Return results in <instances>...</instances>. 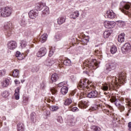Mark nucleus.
I'll list each match as a JSON object with an SVG mask.
<instances>
[{
  "label": "nucleus",
  "mask_w": 131,
  "mask_h": 131,
  "mask_svg": "<svg viewBox=\"0 0 131 131\" xmlns=\"http://www.w3.org/2000/svg\"><path fill=\"white\" fill-rule=\"evenodd\" d=\"M84 65L86 67H88L90 70H95L99 67V63H98L96 59H92V61H86L84 63Z\"/></svg>",
  "instance_id": "1"
},
{
  "label": "nucleus",
  "mask_w": 131,
  "mask_h": 131,
  "mask_svg": "<svg viewBox=\"0 0 131 131\" xmlns=\"http://www.w3.org/2000/svg\"><path fill=\"white\" fill-rule=\"evenodd\" d=\"M13 10L10 7H4L0 9V17H10L12 15Z\"/></svg>",
  "instance_id": "2"
},
{
  "label": "nucleus",
  "mask_w": 131,
  "mask_h": 131,
  "mask_svg": "<svg viewBox=\"0 0 131 131\" xmlns=\"http://www.w3.org/2000/svg\"><path fill=\"white\" fill-rule=\"evenodd\" d=\"M110 100L112 103H114L115 105L116 106V107L118 108L121 112L124 111V106L120 104L121 103V101L119 99H116V97L115 96H112Z\"/></svg>",
  "instance_id": "3"
},
{
  "label": "nucleus",
  "mask_w": 131,
  "mask_h": 131,
  "mask_svg": "<svg viewBox=\"0 0 131 131\" xmlns=\"http://www.w3.org/2000/svg\"><path fill=\"white\" fill-rule=\"evenodd\" d=\"M5 35L8 37H10L13 34V28L12 27V24L7 23L4 26Z\"/></svg>",
  "instance_id": "4"
},
{
  "label": "nucleus",
  "mask_w": 131,
  "mask_h": 131,
  "mask_svg": "<svg viewBox=\"0 0 131 131\" xmlns=\"http://www.w3.org/2000/svg\"><path fill=\"white\" fill-rule=\"evenodd\" d=\"M121 12L124 13L125 15L131 16V8L130 5L129 4H126L123 6L122 8H120Z\"/></svg>",
  "instance_id": "5"
},
{
  "label": "nucleus",
  "mask_w": 131,
  "mask_h": 131,
  "mask_svg": "<svg viewBox=\"0 0 131 131\" xmlns=\"http://www.w3.org/2000/svg\"><path fill=\"white\" fill-rule=\"evenodd\" d=\"M90 84V82L86 79H83L80 80L78 86L80 88L81 90H83L88 88V85Z\"/></svg>",
  "instance_id": "6"
},
{
  "label": "nucleus",
  "mask_w": 131,
  "mask_h": 131,
  "mask_svg": "<svg viewBox=\"0 0 131 131\" xmlns=\"http://www.w3.org/2000/svg\"><path fill=\"white\" fill-rule=\"evenodd\" d=\"M38 16V11L36 9L31 10L29 12V17L30 19H35Z\"/></svg>",
  "instance_id": "7"
},
{
  "label": "nucleus",
  "mask_w": 131,
  "mask_h": 131,
  "mask_svg": "<svg viewBox=\"0 0 131 131\" xmlns=\"http://www.w3.org/2000/svg\"><path fill=\"white\" fill-rule=\"evenodd\" d=\"M87 98L94 99L95 98H99V94L97 91H92L87 94Z\"/></svg>",
  "instance_id": "8"
},
{
  "label": "nucleus",
  "mask_w": 131,
  "mask_h": 131,
  "mask_svg": "<svg viewBox=\"0 0 131 131\" xmlns=\"http://www.w3.org/2000/svg\"><path fill=\"white\" fill-rule=\"evenodd\" d=\"M46 54H47V48L45 47H42L39 49L38 52L36 54L37 57H43V56H46Z\"/></svg>",
  "instance_id": "9"
},
{
  "label": "nucleus",
  "mask_w": 131,
  "mask_h": 131,
  "mask_svg": "<svg viewBox=\"0 0 131 131\" xmlns=\"http://www.w3.org/2000/svg\"><path fill=\"white\" fill-rule=\"evenodd\" d=\"M105 16L107 18H108V19H114V18L116 17V14L113 12V10H109L107 11Z\"/></svg>",
  "instance_id": "10"
},
{
  "label": "nucleus",
  "mask_w": 131,
  "mask_h": 131,
  "mask_svg": "<svg viewBox=\"0 0 131 131\" xmlns=\"http://www.w3.org/2000/svg\"><path fill=\"white\" fill-rule=\"evenodd\" d=\"M116 68V64L114 62L106 64V70L107 72L112 71Z\"/></svg>",
  "instance_id": "11"
},
{
  "label": "nucleus",
  "mask_w": 131,
  "mask_h": 131,
  "mask_svg": "<svg viewBox=\"0 0 131 131\" xmlns=\"http://www.w3.org/2000/svg\"><path fill=\"white\" fill-rule=\"evenodd\" d=\"M131 47L130 44L129 43H125L124 46L121 48V51L123 54H125V53H126L128 51H129L130 50Z\"/></svg>",
  "instance_id": "12"
},
{
  "label": "nucleus",
  "mask_w": 131,
  "mask_h": 131,
  "mask_svg": "<svg viewBox=\"0 0 131 131\" xmlns=\"http://www.w3.org/2000/svg\"><path fill=\"white\" fill-rule=\"evenodd\" d=\"M8 48L9 50H15L17 48V42L15 41H10L8 43Z\"/></svg>",
  "instance_id": "13"
},
{
  "label": "nucleus",
  "mask_w": 131,
  "mask_h": 131,
  "mask_svg": "<svg viewBox=\"0 0 131 131\" xmlns=\"http://www.w3.org/2000/svg\"><path fill=\"white\" fill-rule=\"evenodd\" d=\"M88 102L84 101V100H81L79 103H78V107L81 108V109H83L84 108H86L88 107Z\"/></svg>",
  "instance_id": "14"
},
{
  "label": "nucleus",
  "mask_w": 131,
  "mask_h": 131,
  "mask_svg": "<svg viewBox=\"0 0 131 131\" xmlns=\"http://www.w3.org/2000/svg\"><path fill=\"white\" fill-rule=\"evenodd\" d=\"M46 7V4L43 3H37L35 6V10L37 11H41Z\"/></svg>",
  "instance_id": "15"
},
{
  "label": "nucleus",
  "mask_w": 131,
  "mask_h": 131,
  "mask_svg": "<svg viewBox=\"0 0 131 131\" xmlns=\"http://www.w3.org/2000/svg\"><path fill=\"white\" fill-rule=\"evenodd\" d=\"M14 96L15 100L20 99V87H18L15 89Z\"/></svg>",
  "instance_id": "16"
},
{
  "label": "nucleus",
  "mask_w": 131,
  "mask_h": 131,
  "mask_svg": "<svg viewBox=\"0 0 131 131\" xmlns=\"http://www.w3.org/2000/svg\"><path fill=\"white\" fill-rule=\"evenodd\" d=\"M54 63H55V61L53 58H47L45 61V65H47V66H52Z\"/></svg>",
  "instance_id": "17"
},
{
  "label": "nucleus",
  "mask_w": 131,
  "mask_h": 131,
  "mask_svg": "<svg viewBox=\"0 0 131 131\" xmlns=\"http://www.w3.org/2000/svg\"><path fill=\"white\" fill-rule=\"evenodd\" d=\"M118 80H125V77L126 76L125 75V73L123 72H120L118 75Z\"/></svg>",
  "instance_id": "18"
},
{
  "label": "nucleus",
  "mask_w": 131,
  "mask_h": 131,
  "mask_svg": "<svg viewBox=\"0 0 131 131\" xmlns=\"http://www.w3.org/2000/svg\"><path fill=\"white\" fill-rule=\"evenodd\" d=\"M125 35V34H124V33H122L118 35V40L119 42H121V43L124 42Z\"/></svg>",
  "instance_id": "19"
},
{
  "label": "nucleus",
  "mask_w": 131,
  "mask_h": 131,
  "mask_svg": "<svg viewBox=\"0 0 131 131\" xmlns=\"http://www.w3.org/2000/svg\"><path fill=\"white\" fill-rule=\"evenodd\" d=\"M17 131H25V126L23 123H18L17 125Z\"/></svg>",
  "instance_id": "20"
},
{
  "label": "nucleus",
  "mask_w": 131,
  "mask_h": 131,
  "mask_svg": "<svg viewBox=\"0 0 131 131\" xmlns=\"http://www.w3.org/2000/svg\"><path fill=\"white\" fill-rule=\"evenodd\" d=\"M101 89L103 91H109L111 89V85L109 83H105L102 84Z\"/></svg>",
  "instance_id": "21"
},
{
  "label": "nucleus",
  "mask_w": 131,
  "mask_h": 131,
  "mask_svg": "<svg viewBox=\"0 0 131 131\" xmlns=\"http://www.w3.org/2000/svg\"><path fill=\"white\" fill-rule=\"evenodd\" d=\"M49 14H50V10L49 9V7L45 6L43 10L42 11V16L45 17L46 15H49Z\"/></svg>",
  "instance_id": "22"
},
{
  "label": "nucleus",
  "mask_w": 131,
  "mask_h": 131,
  "mask_svg": "<svg viewBox=\"0 0 131 131\" xmlns=\"http://www.w3.org/2000/svg\"><path fill=\"white\" fill-rule=\"evenodd\" d=\"M47 39H48V34H43L40 37V41L43 43V42H46L47 41Z\"/></svg>",
  "instance_id": "23"
},
{
  "label": "nucleus",
  "mask_w": 131,
  "mask_h": 131,
  "mask_svg": "<svg viewBox=\"0 0 131 131\" xmlns=\"http://www.w3.org/2000/svg\"><path fill=\"white\" fill-rule=\"evenodd\" d=\"M19 24L23 27H25V26L27 25V21H26V18H25V17H23L19 21Z\"/></svg>",
  "instance_id": "24"
},
{
  "label": "nucleus",
  "mask_w": 131,
  "mask_h": 131,
  "mask_svg": "<svg viewBox=\"0 0 131 131\" xmlns=\"http://www.w3.org/2000/svg\"><path fill=\"white\" fill-rule=\"evenodd\" d=\"M58 79H59V76H58V74L55 73L51 76L52 82H56Z\"/></svg>",
  "instance_id": "25"
},
{
  "label": "nucleus",
  "mask_w": 131,
  "mask_h": 131,
  "mask_svg": "<svg viewBox=\"0 0 131 131\" xmlns=\"http://www.w3.org/2000/svg\"><path fill=\"white\" fill-rule=\"evenodd\" d=\"M66 20V17H60L57 19V23L59 25H61L63 23H65Z\"/></svg>",
  "instance_id": "26"
},
{
  "label": "nucleus",
  "mask_w": 131,
  "mask_h": 131,
  "mask_svg": "<svg viewBox=\"0 0 131 131\" xmlns=\"http://www.w3.org/2000/svg\"><path fill=\"white\" fill-rule=\"evenodd\" d=\"M112 33V30L105 31L103 33V36L104 38H108V37L111 35Z\"/></svg>",
  "instance_id": "27"
},
{
  "label": "nucleus",
  "mask_w": 131,
  "mask_h": 131,
  "mask_svg": "<svg viewBox=\"0 0 131 131\" xmlns=\"http://www.w3.org/2000/svg\"><path fill=\"white\" fill-rule=\"evenodd\" d=\"M62 95H66L67 93H68V87L66 86H63L60 90Z\"/></svg>",
  "instance_id": "28"
},
{
  "label": "nucleus",
  "mask_w": 131,
  "mask_h": 131,
  "mask_svg": "<svg viewBox=\"0 0 131 131\" xmlns=\"http://www.w3.org/2000/svg\"><path fill=\"white\" fill-rule=\"evenodd\" d=\"M15 56L17 58L18 60H23L24 56L21 54V52L17 51L15 54Z\"/></svg>",
  "instance_id": "29"
},
{
  "label": "nucleus",
  "mask_w": 131,
  "mask_h": 131,
  "mask_svg": "<svg viewBox=\"0 0 131 131\" xmlns=\"http://www.w3.org/2000/svg\"><path fill=\"white\" fill-rule=\"evenodd\" d=\"M50 110L53 112H55V111H58V110H59V106L57 105H52L50 106Z\"/></svg>",
  "instance_id": "30"
},
{
  "label": "nucleus",
  "mask_w": 131,
  "mask_h": 131,
  "mask_svg": "<svg viewBox=\"0 0 131 131\" xmlns=\"http://www.w3.org/2000/svg\"><path fill=\"white\" fill-rule=\"evenodd\" d=\"M54 37L55 39H57V40H61V39L62 38V34L60 32H57L56 33Z\"/></svg>",
  "instance_id": "31"
},
{
  "label": "nucleus",
  "mask_w": 131,
  "mask_h": 131,
  "mask_svg": "<svg viewBox=\"0 0 131 131\" xmlns=\"http://www.w3.org/2000/svg\"><path fill=\"white\" fill-rule=\"evenodd\" d=\"M79 16V11H76L73 14L71 15L72 18L73 19H76L77 17Z\"/></svg>",
  "instance_id": "32"
},
{
  "label": "nucleus",
  "mask_w": 131,
  "mask_h": 131,
  "mask_svg": "<svg viewBox=\"0 0 131 131\" xmlns=\"http://www.w3.org/2000/svg\"><path fill=\"white\" fill-rule=\"evenodd\" d=\"M63 63L66 66H70L71 65V60L67 58L63 60Z\"/></svg>",
  "instance_id": "33"
},
{
  "label": "nucleus",
  "mask_w": 131,
  "mask_h": 131,
  "mask_svg": "<svg viewBox=\"0 0 131 131\" xmlns=\"http://www.w3.org/2000/svg\"><path fill=\"white\" fill-rule=\"evenodd\" d=\"M9 84H10V80L9 79H6L3 82V86L4 88H7Z\"/></svg>",
  "instance_id": "34"
},
{
  "label": "nucleus",
  "mask_w": 131,
  "mask_h": 131,
  "mask_svg": "<svg viewBox=\"0 0 131 131\" xmlns=\"http://www.w3.org/2000/svg\"><path fill=\"white\" fill-rule=\"evenodd\" d=\"M117 52V48L116 46H113L111 48V54H114Z\"/></svg>",
  "instance_id": "35"
},
{
  "label": "nucleus",
  "mask_w": 131,
  "mask_h": 131,
  "mask_svg": "<svg viewBox=\"0 0 131 131\" xmlns=\"http://www.w3.org/2000/svg\"><path fill=\"white\" fill-rule=\"evenodd\" d=\"M99 100L98 101L97 100L95 101L96 104L92 107L93 110H97V109H98V108L100 107V104H99Z\"/></svg>",
  "instance_id": "36"
},
{
  "label": "nucleus",
  "mask_w": 131,
  "mask_h": 131,
  "mask_svg": "<svg viewBox=\"0 0 131 131\" xmlns=\"http://www.w3.org/2000/svg\"><path fill=\"white\" fill-rule=\"evenodd\" d=\"M27 46V42L25 40H22L20 42V46L19 47L20 49H23Z\"/></svg>",
  "instance_id": "37"
},
{
  "label": "nucleus",
  "mask_w": 131,
  "mask_h": 131,
  "mask_svg": "<svg viewBox=\"0 0 131 131\" xmlns=\"http://www.w3.org/2000/svg\"><path fill=\"white\" fill-rule=\"evenodd\" d=\"M92 130L94 131H101V128L97 126H92L91 127Z\"/></svg>",
  "instance_id": "38"
},
{
  "label": "nucleus",
  "mask_w": 131,
  "mask_h": 131,
  "mask_svg": "<svg viewBox=\"0 0 131 131\" xmlns=\"http://www.w3.org/2000/svg\"><path fill=\"white\" fill-rule=\"evenodd\" d=\"M116 25V23H115V21H109L108 23V29L110 28H114V26H115V25Z\"/></svg>",
  "instance_id": "39"
},
{
  "label": "nucleus",
  "mask_w": 131,
  "mask_h": 131,
  "mask_svg": "<svg viewBox=\"0 0 131 131\" xmlns=\"http://www.w3.org/2000/svg\"><path fill=\"white\" fill-rule=\"evenodd\" d=\"M71 103H72V100H71V98H69L66 100L64 105L66 106H69Z\"/></svg>",
  "instance_id": "40"
},
{
  "label": "nucleus",
  "mask_w": 131,
  "mask_h": 131,
  "mask_svg": "<svg viewBox=\"0 0 131 131\" xmlns=\"http://www.w3.org/2000/svg\"><path fill=\"white\" fill-rule=\"evenodd\" d=\"M12 75L14 77H17V76H19V70H15L14 71L12 72Z\"/></svg>",
  "instance_id": "41"
},
{
  "label": "nucleus",
  "mask_w": 131,
  "mask_h": 131,
  "mask_svg": "<svg viewBox=\"0 0 131 131\" xmlns=\"http://www.w3.org/2000/svg\"><path fill=\"white\" fill-rule=\"evenodd\" d=\"M10 94L9 93V91H5L2 93V96L3 98H8L9 97Z\"/></svg>",
  "instance_id": "42"
},
{
  "label": "nucleus",
  "mask_w": 131,
  "mask_h": 131,
  "mask_svg": "<svg viewBox=\"0 0 131 131\" xmlns=\"http://www.w3.org/2000/svg\"><path fill=\"white\" fill-rule=\"evenodd\" d=\"M56 120L58 123H63V118H62V116H57Z\"/></svg>",
  "instance_id": "43"
},
{
  "label": "nucleus",
  "mask_w": 131,
  "mask_h": 131,
  "mask_svg": "<svg viewBox=\"0 0 131 131\" xmlns=\"http://www.w3.org/2000/svg\"><path fill=\"white\" fill-rule=\"evenodd\" d=\"M6 70H0V77L5 76L6 75Z\"/></svg>",
  "instance_id": "44"
},
{
  "label": "nucleus",
  "mask_w": 131,
  "mask_h": 131,
  "mask_svg": "<svg viewBox=\"0 0 131 131\" xmlns=\"http://www.w3.org/2000/svg\"><path fill=\"white\" fill-rule=\"evenodd\" d=\"M50 91L52 94V95H56V94H57V90H56V89H55V88H52L50 89Z\"/></svg>",
  "instance_id": "45"
},
{
  "label": "nucleus",
  "mask_w": 131,
  "mask_h": 131,
  "mask_svg": "<svg viewBox=\"0 0 131 131\" xmlns=\"http://www.w3.org/2000/svg\"><path fill=\"white\" fill-rule=\"evenodd\" d=\"M47 86V82L46 81L43 80L42 81V83H41V86L42 89L43 90L45 89V86Z\"/></svg>",
  "instance_id": "46"
},
{
  "label": "nucleus",
  "mask_w": 131,
  "mask_h": 131,
  "mask_svg": "<svg viewBox=\"0 0 131 131\" xmlns=\"http://www.w3.org/2000/svg\"><path fill=\"white\" fill-rule=\"evenodd\" d=\"M119 25L121 27H123V26H125V23L122 20H120L119 21Z\"/></svg>",
  "instance_id": "47"
},
{
  "label": "nucleus",
  "mask_w": 131,
  "mask_h": 131,
  "mask_svg": "<svg viewBox=\"0 0 131 131\" xmlns=\"http://www.w3.org/2000/svg\"><path fill=\"white\" fill-rule=\"evenodd\" d=\"M23 103L24 105H27L28 104V98H25L23 99Z\"/></svg>",
  "instance_id": "48"
},
{
  "label": "nucleus",
  "mask_w": 131,
  "mask_h": 131,
  "mask_svg": "<svg viewBox=\"0 0 131 131\" xmlns=\"http://www.w3.org/2000/svg\"><path fill=\"white\" fill-rule=\"evenodd\" d=\"M104 26L105 28L108 29V26H109V21H105L104 22Z\"/></svg>",
  "instance_id": "49"
},
{
  "label": "nucleus",
  "mask_w": 131,
  "mask_h": 131,
  "mask_svg": "<svg viewBox=\"0 0 131 131\" xmlns=\"http://www.w3.org/2000/svg\"><path fill=\"white\" fill-rule=\"evenodd\" d=\"M83 73H85L87 75H89V76H90V74H91V73H92L91 71H90L89 70H86L85 71H83Z\"/></svg>",
  "instance_id": "50"
},
{
  "label": "nucleus",
  "mask_w": 131,
  "mask_h": 131,
  "mask_svg": "<svg viewBox=\"0 0 131 131\" xmlns=\"http://www.w3.org/2000/svg\"><path fill=\"white\" fill-rule=\"evenodd\" d=\"M65 84H66V82H61L58 84V86L61 88V86H63Z\"/></svg>",
  "instance_id": "51"
},
{
  "label": "nucleus",
  "mask_w": 131,
  "mask_h": 131,
  "mask_svg": "<svg viewBox=\"0 0 131 131\" xmlns=\"http://www.w3.org/2000/svg\"><path fill=\"white\" fill-rule=\"evenodd\" d=\"M110 77L111 79H112V81H113V82H115L117 81V80L116 79V77L111 76Z\"/></svg>",
  "instance_id": "52"
},
{
  "label": "nucleus",
  "mask_w": 131,
  "mask_h": 131,
  "mask_svg": "<svg viewBox=\"0 0 131 131\" xmlns=\"http://www.w3.org/2000/svg\"><path fill=\"white\" fill-rule=\"evenodd\" d=\"M38 71V69H37V68L36 67H33L32 69V72H37Z\"/></svg>",
  "instance_id": "53"
},
{
  "label": "nucleus",
  "mask_w": 131,
  "mask_h": 131,
  "mask_svg": "<svg viewBox=\"0 0 131 131\" xmlns=\"http://www.w3.org/2000/svg\"><path fill=\"white\" fill-rule=\"evenodd\" d=\"M75 93H76L75 90L73 91L72 92H71L70 95V98H72V97H73V96L75 95Z\"/></svg>",
  "instance_id": "54"
},
{
  "label": "nucleus",
  "mask_w": 131,
  "mask_h": 131,
  "mask_svg": "<svg viewBox=\"0 0 131 131\" xmlns=\"http://www.w3.org/2000/svg\"><path fill=\"white\" fill-rule=\"evenodd\" d=\"M54 55V51L52 50H50L49 53V57H52Z\"/></svg>",
  "instance_id": "55"
},
{
  "label": "nucleus",
  "mask_w": 131,
  "mask_h": 131,
  "mask_svg": "<svg viewBox=\"0 0 131 131\" xmlns=\"http://www.w3.org/2000/svg\"><path fill=\"white\" fill-rule=\"evenodd\" d=\"M31 120L33 122H35V121H36V119L35 118V116L31 117Z\"/></svg>",
  "instance_id": "56"
},
{
  "label": "nucleus",
  "mask_w": 131,
  "mask_h": 131,
  "mask_svg": "<svg viewBox=\"0 0 131 131\" xmlns=\"http://www.w3.org/2000/svg\"><path fill=\"white\" fill-rule=\"evenodd\" d=\"M78 108H77V107H74L72 109V111H73V112H75L76 111H78Z\"/></svg>",
  "instance_id": "57"
},
{
  "label": "nucleus",
  "mask_w": 131,
  "mask_h": 131,
  "mask_svg": "<svg viewBox=\"0 0 131 131\" xmlns=\"http://www.w3.org/2000/svg\"><path fill=\"white\" fill-rule=\"evenodd\" d=\"M128 130L131 131V122H129L128 124Z\"/></svg>",
  "instance_id": "58"
},
{
  "label": "nucleus",
  "mask_w": 131,
  "mask_h": 131,
  "mask_svg": "<svg viewBox=\"0 0 131 131\" xmlns=\"http://www.w3.org/2000/svg\"><path fill=\"white\" fill-rule=\"evenodd\" d=\"M103 111L104 113H106V114H107V113H109V112H110L109 110H107V109L103 110Z\"/></svg>",
  "instance_id": "59"
},
{
  "label": "nucleus",
  "mask_w": 131,
  "mask_h": 131,
  "mask_svg": "<svg viewBox=\"0 0 131 131\" xmlns=\"http://www.w3.org/2000/svg\"><path fill=\"white\" fill-rule=\"evenodd\" d=\"M14 82H15V84H19V83H20V81L17 79H15L14 80Z\"/></svg>",
  "instance_id": "60"
},
{
  "label": "nucleus",
  "mask_w": 131,
  "mask_h": 131,
  "mask_svg": "<svg viewBox=\"0 0 131 131\" xmlns=\"http://www.w3.org/2000/svg\"><path fill=\"white\" fill-rule=\"evenodd\" d=\"M25 35H26L27 36H29V35H30V32H26L25 33Z\"/></svg>",
  "instance_id": "61"
},
{
  "label": "nucleus",
  "mask_w": 131,
  "mask_h": 131,
  "mask_svg": "<svg viewBox=\"0 0 131 131\" xmlns=\"http://www.w3.org/2000/svg\"><path fill=\"white\" fill-rule=\"evenodd\" d=\"M99 53H100V51L99 50H95V55H98V54H99Z\"/></svg>",
  "instance_id": "62"
},
{
  "label": "nucleus",
  "mask_w": 131,
  "mask_h": 131,
  "mask_svg": "<svg viewBox=\"0 0 131 131\" xmlns=\"http://www.w3.org/2000/svg\"><path fill=\"white\" fill-rule=\"evenodd\" d=\"M35 116V114L34 113H32L31 114V117H34Z\"/></svg>",
  "instance_id": "63"
},
{
  "label": "nucleus",
  "mask_w": 131,
  "mask_h": 131,
  "mask_svg": "<svg viewBox=\"0 0 131 131\" xmlns=\"http://www.w3.org/2000/svg\"><path fill=\"white\" fill-rule=\"evenodd\" d=\"M107 108H109V109H112V107L109 105H107Z\"/></svg>",
  "instance_id": "64"
}]
</instances>
